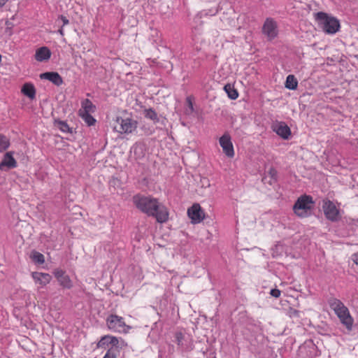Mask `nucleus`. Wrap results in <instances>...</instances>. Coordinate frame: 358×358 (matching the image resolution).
<instances>
[{
    "label": "nucleus",
    "instance_id": "412c9836",
    "mask_svg": "<svg viewBox=\"0 0 358 358\" xmlns=\"http://www.w3.org/2000/svg\"><path fill=\"white\" fill-rule=\"evenodd\" d=\"M143 115L145 118L149 119L153 122L156 123L159 122V117L157 112L152 108H145L143 110Z\"/></svg>",
    "mask_w": 358,
    "mask_h": 358
},
{
    "label": "nucleus",
    "instance_id": "bb28decb",
    "mask_svg": "<svg viewBox=\"0 0 358 358\" xmlns=\"http://www.w3.org/2000/svg\"><path fill=\"white\" fill-rule=\"evenodd\" d=\"M107 337H109V335H106L101 338V339L99 340L96 345V347L98 348H106V346H108L110 345V339H106Z\"/></svg>",
    "mask_w": 358,
    "mask_h": 358
},
{
    "label": "nucleus",
    "instance_id": "473e14b6",
    "mask_svg": "<svg viewBox=\"0 0 358 358\" xmlns=\"http://www.w3.org/2000/svg\"><path fill=\"white\" fill-rule=\"evenodd\" d=\"M289 314L291 317H299V311L295 309L291 308L289 310Z\"/></svg>",
    "mask_w": 358,
    "mask_h": 358
},
{
    "label": "nucleus",
    "instance_id": "2eb2a0df",
    "mask_svg": "<svg viewBox=\"0 0 358 358\" xmlns=\"http://www.w3.org/2000/svg\"><path fill=\"white\" fill-rule=\"evenodd\" d=\"M17 162L13 157V152H7L4 155L3 158L0 163V171H2L4 167H7L8 169H14L17 167Z\"/></svg>",
    "mask_w": 358,
    "mask_h": 358
},
{
    "label": "nucleus",
    "instance_id": "c85d7f7f",
    "mask_svg": "<svg viewBox=\"0 0 358 358\" xmlns=\"http://www.w3.org/2000/svg\"><path fill=\"white\" fill-rule=\"evenodd\" d=\"M106 339H110L109 343L111 345V348H119V340L117 337L109 335V337H107Z\"/></svg>",
    "mask_w": 358,
    "mask_h": 358
},
{
    "label": "nucleus",
    "instance_id": "72a5a7b5",
    "mask_svg": "<svg viewBox=\"0 0 358 358\" xmlns=\"http://www.w3.org/2000/svg\"><path fill=\"white\" fill-rule=\"evenodd\" d=\"M352 260L355 264L358 265V252L354 253L352 255Z\"/></svg>",
    "mask_w": 358,
    "mask_h": 358
},
{
    "label": "nucleus",
    "instance_id": "c756f323",
    "mask_svg": "<svg viewBox=\"0 0 358 358\" xmlns=\"http://www.w3.org/2000/svg\"><path fill=\"white\" fill-rule=\"evenodd\" d=\"M103 358H117L115 350L112 348H109Z\"/></svg>",
    "mask_w": 358,
    "mask_h": 358
},
{
    "label": "nucleus",
    "instance_id": "1a4fd4ad",
    "mask_svg": "<svg viewBox=\"0 0 358 358\" xmlns=\"http://www.w3.org/2000/svg\"><path fill=\"white\" fill-rule=\"evenodd\" d=\"M262 34L269 41L277 37L278 34V24L274 19L268 17L265 20L262 26Z\"/></svg>",
    "mask_w": 358,
    "mask_h": 358
},
{
    "label": "nucleus",
    "instance_id": "a878e982",
    "mask_svg": "<svg viewBox=\"0 0 358 358\" xmlns=\"http://www.w3.org/2000/svg\"><path fill=\"white\" fill-rule=\"evenodd\" d=\"M271 250L273 257H278L283 252V245L280 243H277L271 248Z\"/></svg>",
    "mask_w": 358,
    "mask_h": 358
},
{
    "label": "nucleus",
    "instance_id": "dca6fc26",
    "mask_svg": "<svg viewBox=\"0 0 358 358\" xmlns=\"http://www.w3.org/2000/svg\"><path fill=\"white\" fill-rule=\"evenodd\" d=\"M51 57V51L48 47L43 46L36 50L34 58L37 62L48 61Z\"/></svg>",
    "mask_w": 358,
    "mask_h": 358
},
{
    "label": "nucleus",
    "instance_id": "9b49d317",
    "mask_svg": "<svg viewBox=\"0 0 358 358\" xmlns=\"http://www.w3.org/2000/svg\"><path fill=\"white\" fill-rule=\"evenodd\" d=\"M53 274L57 278L60 286L64 289H71L73 287V282L70 277L66 273V271L61 268H55Z\"/></svg>",
    "mask_w": 358,
    "mask_h": 358
},
{
    "label": "nucleus",
    "instance_id": "f3484780",
    "mask_svg": "<svg viewBox=\"0 0 358 358\" xmlns=\"http://www.w3.org/2000/svg\"><path fill=\"white\" fill-rule=\"evenodd\" d=\"M31 276L36 283H39L42 286H45L52 279V276L49 273L41 272H33Z\"/></svg>",
    "mask_w": 358,
    "mask_h": 358
},
{
    "label": "nucleus",
    "instance_id": "6ab92c4d",
    "mask_svg": "<svg viewBox=\"0 0 358 358\" xmlns=\"http://www.w3.org/2000/svg\"><path fill=\"white\" fill-rule=\"evenodd\" d=\"M21 92L30 99H34L36 96V89L31 83H27L23 85Z\"/></svg>",
    "mask_w": 358,
    "mask_h": 358
},
{
    "label": "nucleus",
    "instance_id": "5701e85b",
    "mask_svg": "<svg viewBox=\"0 0 358 358\" xmlns=\"http://www.w3.org/2000/svg\"><path fill=\"white\" fill-rule=\"evenodd\" d=\"M30 258L36 264H42L45 262L44 255L43 254H41V252H37L36 250H33L31 252Z\"/></svg>",
    "mask_w": 358,
    "mask_h": 358
},
{
    "label": "nucleus",
    "instance_id": "f257e3e1",
    "mask_svg": "<svg viewBox=\"0 0 358 358\" xmlns=\"http://www.w3.org/2000/svg\"><path fill=\"white\" fill-rule=\"evenodd\" d=\"M133 202L138 210L149 216L155 217L158 222L164 223L169 219L168 209L157 199L136 194L133 196Z\"/></svg>",
    "mask_w": 358,
    "mask_h": 358
},
{
    "label": "nucleus",
    "instance_id": "b1692460",
    "mask_svg": "<svg viewBox=\"0 0 358 358\" xmlns=\"http://www.w3.org/2000/svg\"><path fill=\"white\" fill-rule=\"evenodd\" d=\"M57 128L64 133H71V130L66 122L62 120H56L55 122Z\"/></svg>",
    "mask_w": 358,
    "mask_h": 358
},
{
    "label": "nucleus",
    "instance_id": "4c0bfd02",
    "mask_svg": "<svg viewBox=\"0 0 358 358\" xmlns=\"http://www.w3.org/2000/svg\"><path fill=\"white\" fill-rule=\"evenodd\" d=\"M58 32H59V34L62 36H64V29H63V27H62L61 29H59L58 30Z\"/></svg>",
    "mask_w": 358,
    "mask_h": 358
},
{
    "label": "nucleus",
    "instance_id": "f704fd0d",
    "mask_svg": "<svg viewBox=\"0 0 358 358\" xmlns=\"http://www.w3.org/2000/svg\"><path fill=\"white\" fill-rule=\"evenodd\" d=\"M60 18L63 22V27L65 26V25H67L69 24V20L64 15H61L60 16Z\"/></svg>",
    "mask_w": 358,
    "mask_h": 358
},
{
    "label": "nucleus",
    "instance_id": "a211bd4d",
    "mask_svg": "<svg viewBox=\"0 0 358 358\" xmlns=\"http://www.w3.org/2000/svg\"><path fill=\"white\" fill-rule=\"evenodd\" d=\"M173 342L176 343L180 350H189L187 338L181 331H177L175 333Z\"/></svg>",
    "mask_w": 358,
    "mask_h": 358
},
{
    "label": "nucleus",
    "instance_id": "4be33fe9",
    "mask_svg": "<svg viewBox=\"0 0 358 358\" xmlns=\"http://www.w3.org/2000/svg\"><path fill=\"white\" fill-rule=\"evenodd\" d=\"M285 87L289 90H296L298 86V81L293 75H289L285 81Z\"/></svg>",
    "mask_w": 358,
    "mask_h": 358
},
{
    "label": "nucleus",
    "instance_id": "e433bc0d",
    "mask_svg": "<svg viewBox=\"0 0 358 358\" xmlns=\"http://www.w3.org/2000/svg\"><path fill=\"white\" fill-rule=\"evenodd\" d=\"M187 102H188L189 107L190 108L191 110L192 111V110H193V104H192V102L191 101V100H190V99H189V98H187Z\"/></svg>",
    "mask_w": 358,
    "mask_h": 358
},
{
    "label": "nucleus",
    "instance_id": "20e7f679",
    "mask_svg": "<svg viewBox=\"0 0 358 358\" xmlns=\"http://www.w3.org/2000/svg\"><path fill=\"white\" fill-rule=\"evenodd\" d=\"M314 203L312 196L302 195L295 202L293 206L294 212L299 217H306L311 214Z\"/></svg>",
    "mask_w": 358,
    "mask_h": 358
},
{
    "label": "nucleus",
    "instance_id": "393cba45",
    "mask_svg": "<svg viewBox=\"0 0 358 358\" xmlns=\"http://www.w3.org/2000/svg\"><path fill=\"white\" fill-rule=\"evenodd\" d=\"M9 145V140L5 136L0 134V152L8 148Z\"/></svg>",
    "mask_w": 358,
    "mask_h": 358
},
{
    "label": "nucleus",
    "instance_id": "7c9ffc66",
    "mask_svg": "<svg viewBox=\"0 0 358 358\" xmlns=\"http://www.w3.org/2000/svg\"><path fill=\"white\" fill-rule=\"evenodd\" d=\"M277 171L275 170V168L273 167H271L269 169L268 171V176L271 177V179H273V180H276V178H277Z\"/></svg>",
    "mask_w": 358,
    "mask_h": 358
},
{
    "label": "nucleus",
    "instance_id": "aec40b11",
    "mask_svg": "<svg viewBox=\"0 0 358 358\" xmlns=\"http://www.w3.org/2000/svg\"><path fill=\"white\" fill-rule=\"evenodd\" d=\"M224 90L227 94L229 98H230L231 99L235 100L238 97V92L234 88L233 85L229 83L225 85L224 87Z\"/></svg>",
    "mask_w": 358,
    "mask_h": 358
},
{
    "label": "nucleus",
    "instance_id": "ddd939ff",
    "mask_svg": "<svg viewBox=\"0 0 358 358\" xmlns=\"http://www.w3.org/2000/svg\"><path fill=\"white\" fill-rule=\"evenodd\" d=\"M272 129L273 131L284 139H288L291 136L290 128L283 122L273 123Z\"/></svg>",
    "mask_w": 358,
    "mask_h": 358
},
{
    "label": "nucleus",
    "instance_id": "0eeeda50",
    "mask_svg": "<svg viewBox=\"0 0 358 358\" xmlns=\"http://www.w3.org/2000/svg\"><path fill=\"white\" fill-rule=\"evenodd\" d=\"M108 328L113 332L127 334L131 328L127 325L122 317L111 314L106 319Z\"/></svg>",
    "mask_w": 358,
    "mask_h": 358
},
{
    "label": "nucleus",
    "instance_id": "4468645a",
    "mask_svg": "<svg viewBox=\"0 0 358 358\" xmlns=\"http://www.w3.org/2000/svg\"><path fill=\"white\" fill-rule=\"evenodd\" d=\"M41 79L48 80L56 86H61L63 83V78L57 72H45L40 75Z\"/></svg>",
    "mask_w": 358,
    "mask_h": 358
},
{
    "label": "nucleus",
    "instance_id": "f8f14e48",
    "mask_svg": "<svg viewBox=\"0 0 358 358\" xmlns=\"http://www.w3.org/2000/svg\"><path fill=\"white\" fill-rule=\"evenodd\" d=\"M187 215L192 222L199 223L204 218V213L199 203H194L187 210Z\"/></svg>",
    "mask_w": 358,
    "mask_h": 358
},
{
    "label": "nucleus",
    "instance_id": "7ed1b4c3",
    "mask_svg": "<svg viewBox=\"0 0 358 358\" xmlns=\"http://www.w3.org/2000/svg\"><path fill=\"white\" fill-rule=\"evenodd\" d=\"M315 20L317 21L320 27L327 34H334L339 30V21L336 17L329 16L324 12L317 13Z\"/></svg>",
    "mask_w": 358,
    "mask_h": 358
},
{
    "label": "nucleus",
    "instance_id": "f03ea898",
    "mask_svg": "<svg viewBox=\"0 0 358 358\" xmlns=\"http://www.w3.org/2000/svg\"><path fill=\"white\" fill-rule=\"evenodd\" d=\"M330 308L334 310L337 315L341 322L344 324L348 330L352 329L353 319L351 317L348 308L343 303L336 298H330L328 300Z\"/></svg>",
    "mask_w": 358,
    "mask_h": 358
},
{
    "label": "nucleus",
    "instance_id": "2f4dec72",
    "mask_svg": "<svg viewBox=\"0 0 358 358\" xmlns=\"http://www.w3.org/2000/svg\"><path fill=\"white\" fill-rule=\"evenodd\" d=\"M281 292L278 289H271L270 294L274 298H278L280 296Z\"/></svg>",
    "mask_w": 358,
    "mask_h": 358
},
{
    "label": "nucleus",
    "instance_id": "cd10ccee",
    "mask_svg": "<svg viewBox=\"0 0 358 358\" xmlns=\"http://www.w3.org/2000/svg\"><path fill=\"white\" fill-rule=\"evenodd\" d=\"M6 29H5V33L8 36H11L13 34V29L14 27V24L10 22V20H6L5 22Z\"/></svg>",
    "mask_w": 358,
    "mask_h": 358
},
{
    "label": "nucleus",
    "instance_id": "6e6552de",
    "mask_svg": "<svg viewBox=\"0 0 358 358\" xmlns=\"http://www.w3.org/2000/svg\"><path fill=\"white\" fill-rule=\"evenodd\" d=\"M116 122L120 124L118 128H115L116 131L120 134H129L134 131L138 127V122L132 118H122L117 117Z\"/></svg>",
    "mask_w": 358,
    "mask_h": 358
},
{
    "label": "nucleus",
    "instance_id": "9d476101",
    "mask_svg": "<svg viewBox=\"0 0 358 358\" xmlns=\"http://www.w3.org/2000/svg\"><path fill=\"white\" fill-rule=\"evenodd\" d=\"M219 143L226 156L229 158L234 157V145L231 142V138L228 133H225L220 138Z\"/></svg>",
    "mask_w": 358,
    "mask_h": 358
},
{
    "label": "nucleus",
    "instance_id": "39448f33",
    "mask_svg": "<svg viewBox=\"0 0 358 358\" xmlns=\"http://www.w3.org/2000/svg\"><path fill=\"white\" fill-rule=\"evenodd\" d=\"M96 106L88 99H85L81 101V107L78 110V115L87 126H93L96 122L92 115L96 111Z\"/></svg>",
    "mask_w": 358,
    "mask_h": 358
},
{
    "label": "nucleus",
    "instance_id": "c9c22d12",
    "mask_svg": "<svg viewBox=\"0 0 358 358\" xmlns=\"http://www.w3.org/2000/svg\"><path fill=\"white\" fill-rule=\"evenodd\" d=\"M8 0H0V10L6 5Z\"/></svg>",
    "mask_w": 358,
    "mask_h": 358
},
{
    "label": "nucleus",
    "instance_id": "423d86ee",
    "mask_svg": "<svg viewBox=\"0 0 358 358\" xmlns=\"http://www.w3.org/2000/svg\"><path fill=\"white\" fill-rule=\"evenodd\" d=\"M322 209L326 218L333 222H339L342 217L343 211L339 207L328 199L322 201Z\"/></svg>",
    "mask_w": 358,
    "mask_h": 358
}]
</instances>
